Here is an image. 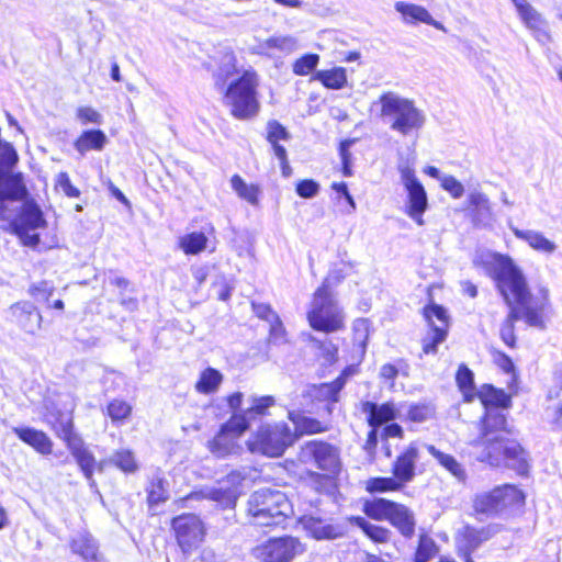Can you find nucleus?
Segmentation results:
<instances>
[{"mask_svg":"<svg viewBox=\"0 0 562 562\" xmlns=\"http://www.w3.org/2000/svg\"><path fill=\"white\" fill-rule=\"evenodd\" d=\"M426 123V114L411 99L389 91V127L414 145Z\"/></svg>","mask_w":562,"mask_h":562,"instance_id":"obj_5","label":"nucleus"},{"mask_svg":"<svg viewBox=\"0 0 562 562\" xmlns=\"http://www.w3.org/2000/svg\"><path fill=\"white\" fill-rule=\"evenodd\" d=\"M476 395L486 411L498 407L508 408L512 404L510 396L504 390L496 389L492 384H484Z\"/></svg>","mask_w":562,"mask_h":562,"instance_id":"obj_32","label":"nucleus"},{"mask_svg":"<svg viewBox=\"0 0 562 562\" xmlns=\"http://www.w3.org/2000/svg\"><path fill=\"white\" fill-rule=\"evenodd\" d=\"M468 200L476 218H484L491 214L490 202L485 194L474 191L469 194Z\"/></svg>","mask_w":562,"mask_h":562,"instance_id":"obj_48","label":"nucleus"},{"mask_svg":"<svg viewBox=\"0 0 562 562\" xmlns=\"http://www.w3.org/2000/svg\"><path fill=\"white\" fill-rule=\"evenodd\" d=\"M247 513L256 526H280L292 515L293 508L283 492L261 488L250 495Z\"/></svg>","mask_w":562,"mask_h":562,"instance_id":"obj_3","label":"nucleus"},{"mask_svg":"<svg viewBox=\"0 0 562 562\" xmlns=\"http://www.w3.org/2000/svg\"><path fill=\"white\" fill-rule=\"evenodd\" d=\"M482 544L477 529L465 527L461 539L458 541L459 555H467L474 552Z\"/></svg>","mask_w":562,"mask_h":562,"instance_id":"obj_45","label":"nucleus"},{"mask_svg":"<svg viewBox=\"0 0 562 562\" xmlns=\"http://www.w3.org/2000/svg\"><path fill=\"white\" fill-rule=\"evenodd\" d=\"M52 418L49 423L53 430L56 436L67 443V447L70 442L80 439V437L74 432V423L70 413H58L57 415H53Z\"/></svg>","mask_w":562,"mask_h":562,"instance_id":"obj_35","label":"nucleus"},{"mask_svg":"<svg viewBox=\"0 0 562 562\" xmlns=\"http://www.w3.org/2000/svg\"><path fill=\"white\" fill-rule=\"evenodd\" d=\"M250 406L246 408L244 412H239L235 414L234 416H241L246 424V429L248 430L250 427L251 422L257 416H265L267 414V411L272 407L276 403L274 397L271 395H265V396H251L249 398Z\"/></svg>","mask_w":562,"mask_h":562,"instance_id":"obj_33","label":"nucleus"},{"mask_svg":"<svg viewBox=\"0 0 562 562\" xmlns=\"http://www.w3.org/2000/svg\"><path fill=\"white\" fill-rule=\"evenodd\" d=\"M237 59L233 50L224 48L218 52L216 57V68L213 70V77L217 87L225 86L226 81L236 74Z\"/></svg>","mask_w":562,"mask_h":562,"instance_id":"obj_29","label":"nucleus"},{"mask_svg":"<svg viewBox=\"0 0 562 562\" xmlns=\"http://www.w3.org/2000/svg\"><path fill=\"white\" fill-rule=\"evenodd\" d=\"M106 409L108 415L113 423H123L132 413V406L122 400H113L109 403Z\"/></svg>","mask_w":562,"mask_h":562,"instance_id":"obj_51","label":"nucleus"},{"mask_svg":"<svg viewBox=\"0 0 562 562\" xmlns=\"http://www.w3.org/2000/svg\"><path fill=\"white\" fill-rule=\"evenodd\" d=\"M517 11L525 25L532 32L535 38L540 44L546 45L551 41L547 21L529 2Z\"/></svg>","mask_w":562,"mask_h":562,"instance_id":"obj_20","label":"nucleus"},{"mask_svg":"<svg viewBox=\"0 0 562 562\" xmlns=\"http://www.w3.org/2000/svg\"><path fill=\"white\" fill-rule=\"evenodd\" d=\"M294 441L291 428L286 423L261 424L251 432L246 441L251 453H260L270 458L283 454L285 449Z\"/></svg>","mask_w":562,"mask_h":562,"instance_id":"obj_7","label":"nucleus"},{"mask_svg":"<svg viewBox=\"0 0 562 562\" xmlns=\"http://www.w3.org/2000/svg\"><path fill=\"white\" fill-rule=\"evenodd\" d=\"M259 48L267 54L272 50L290 54L297 48V41L291 35L271 36L261 42Z\"/></svg>","mask_w":562,"mask_h":562,"instance_id":"obj_39","label":"nucleus"},{"mask_svg":"<svg viewBox=\"0 0 562 562\" xmlns=\"http://www.w3.org/2000/svg\"><path fill=\"white\" fill-rule=\"evenodd\" d=\"M207 237L202 232L186 234L179 238V246L187 255H198L206 248Z\"/></svg>","mask_w":562,"mask_h":562,"instance_id":"obj_41","label":"nucleus"},{"mask_svg":"<svg viewBox=\"0 0 562 562\" xmlns=\"http://www.w3.org/2000/svg\"><path fill=\"white\" fill-rule=\"evenodd\" d=\"M314 79L321 81L326 88L334 90L341 89L347 83L346 70L341 67L318 70L315 72Z\"/></svg>","mask_w":562,"mask_h":562,"instance_id":"obj_40","label":"nucleus"},{"mask_svg":"<svg viewBox=\"0 0 562 562\" xmlns=\"http://www.w3.org/2000/svg\"><path fill=\"white\" fill-rule=\"evenodd\" d=\"M517 11L525 25L532 32L535 38L540 44L546 45L551 41L547 21L529 2Z\"/></svg>","mask_w":562,"mask_h":562,"instance_id":"obj_21","label":"nucleus"},{"mask_svg":"<svg viewBox=\"0 0 562 562\" xmlns=\"http://www.w3.org/2000/svg\"><path fill=\"white\" fill-rule=\"evenodd\" d=\"M231 186L240 199L247 201L251 205L258 204L259 188L257 186L246 183L238 175H234L232 177Z\"/></svg>","mask_w":562,"mask_h":562,"instance_id":"obj_42","label":"nucleus"},{"mask_svg":"<svg viewBox=\"0 0 562 562\" xmlns=\"http://www.w3.org/2000/svg\"><path fill=\"white\" fill-rule=\"evenodd\" d=\"M414 160L415 156L413 155V149L406 147L403 153H400L397 170L406 191L405 213L418 226H423L425 224L423 215L429 205L428 195L423 183L415 175V170L413 169Z\"/></svg>","mask_w":562,"mask_h":562,"instance_id":"obj_4","label":"nucleus"},{"mask_svg":"<svg viewBox=\"0 0 562 562\" xmlns=\"http://www.w3.org/2000/svg\"><path fill=\"white\" fill-rule=\"evenodd\" d=\"M305 550L304 544L294 537L285 536L269 539L252 549V555L259 562H291Z\"/></svg>","mask_w":562,"mask_h":562,"instance_id":"obj_10","label":"nucleus"},{"mask_svg":"<svg viewBox=\"0 0 562 562\" xmlns=\"http://www.w3.org/2000/svg\"><path fill=\"white\" fill-rule=\"evenodd\" d=\"M517 11L525 25L532 32L535 38L540 44L546 45L551 41L547 21L529 2Z\"/></svg>","mask_w":562,"mask_h":562,"instance_id":"obj_22","label":"nucleus"},{"mask_svg":"<svg viewBox=\"0 0 562 562\" xmlns=\"http://www.w3.org/2000/svg\"><path fill=\"white\" fill-rule=\"evenodd\" d=\"M53 286L47 281H41L36 284H33L30 289V293L36 300H48L52 294Z\"/></svg>","mask_w":562,"mask_h":562,"instance_id":"obj_64","label":"nucleus"},{"mask_svg":"<svg viewBox=\"0 0 562 562\" xmlns=\"http://www.w3.org/2000/svg\"><path fill=\"white\" fill-rule=\"evenodd\" d=\"M108 142L106 135L101 130H87L76 139L74 147L80 154L85 155L90 150L100 151Z\"/></svg>","mask_w":562,"mask_h":562,"instance_id":"obj_31","label":"nucleus"},{"mask_svg":"<svg viewBox=\"0 0 562 562\" xmlns=\"http://www.w3.org/2000/svg\"><path fill=\"white\" fill-rule=\"evenodd\" d=\"M109 461L125 473H133L138 468L133 452L125 449L115 451Z\"/></svg>","mask_w":562,"mask_h":562,"instance_id":"obj_47","label":"nucleus"},{"mask_svg":"<svg viewBox=\"0 0 562 562\" xmlns=\"http://www.w3.org/2000/svg\"><path fill=\"white\" fill-rule=\"evenodd\" d=\"M479 460L493 467L504 464L520 475L526 474L529 469L527 451L517 440L503 435L495 436L494 442L483 449Z\"/></svg>","mask_w":562,"mask_h":562,"instance_id":"obj_8","label":"nucleus"},{"mask_svg":"<svg viewBox=\"0 0 562 562\" xmlns=\"http://www.w3.org/2000/svg\"><path fill=\"white\" fill-rule=\"evenodd\" d=\"M389 522L392 524L405 538H411L415 532V519L413 513L395 502L389 501Z\"/></svg>","mask_w":562,"mask_h":562,"instance_id":"obj_26","label":"nucleus"},{"mask_svg":"<svg viewBox=\"0 0 562 562\" xmlns=\"http://www.w3.org/2000/svg\"><path fill=\"white\" fill-rule=\"evenodd\" d=\"M514 234L517 238L527 241L535 250L544 254H552L557 249L555 244L546 238L542 233L536 231L514 229Z\"/></svg>","mask_w":562,"mask_h":562,"instance_id":"obj_37","label":"nucleus"},{"mask_svg":"<svg viewBox=\"0 0 562 562\" xmlns=\"http://www.w3.org/2000/svg\"><path fill=\"white\" fill-rule=\"evenodd\" d=\"M418 458V447L412 442L394 461L393 477H389V492L398 491L413 481Z\"/></svg>","mask_w":562,"mask_h":562,"instance_id":"obj_15","label":"nucleus"},{"mask_svg":"<svg viewBox=\"0 0 562 562\" xmlns=\"http://www.w3.org/2000/svg\"><path fill=\"white\" fill-rule=\"evenodd\" d=\"M437 551L436 542L430 537L422 535L415 553V562H428L436 555Z\"/></svg>","mask_w":562,"mask_h":562,"instance_id":"obj_49","label":"nucleus"},{"mask_svg":"<svg viewBox=\"0 0 562 562\" xmlns=\"http://www.w3.org/2000/svg\"><path fill=\"white\" fill-rule=\"evenodd\" d=\"M13 231L19 236L23 245L36 247L40 244V235L33 233L34 229L13 227Z\"/></svg>","mask_w":562,"mask_h":562,"instance_id":"obj_63","label":"nucleus"},{"mask_svg":"<svg viewBox=\"0 0 562 562\" xmlns=\"http://www.w3.org/2000/svg\"><path fill=\"white\" fill-rule=\"evenodd\" d=\"M508 434L505 414L497 409H488L483 418L481 438L477 443L485 448L491 442H494L495 436L503 435L507 437Z\"/></svg>","mask_w":562,"mask_h":562,"instance_id":"obj_18","label":"nucleus"},{"mask_svg":"<svg viewBox=\"0 0 562 562\" xmlns=\"http://www.w3.org/2000/svg\"><path fill=\"white\" fill-rule=\"evenodd\" d=\"M440 183L441 188L454 199L461 198L464 193L463 184L453 176H443Z\"/></svg>","mask_w":562,"mask_h":562,"instance_id":"obj_61","label":"nucleus"},{"mask_svg":"<svg viewBox=\"0 0 562 562\" xmlns=\"http://www.w3.org/2000/svg\"><path fill=\"white\" fill-rule=\"evenodd\" d=\"M71 456L75 458L81 472L91 487L95 486L93 472L97 469V461L93 453L85 446L82 439L70 442L68 446Z\"/></svg>","mask_w":562,"mask_h":562,"instance_id":"obj_25","label":"nucleus"},{"mask_svg":"<svg viewBox=\"0 0 562 562\" xmlns=\"http://www.w3.org/2000/svg\"><path fill=\"white\" fill-rule=\"evenodd\" d=\"M290 138L289 132L278 121H270L267 125V139L270 144H276L279 140H286Z\"/></svg>","mask_w":562,"mask_h":562,"instance_id":"obj_58","label":"nucleus"},{"mask_svg":"<svg viewBox=\"0 0 562 562\" xmlns=\"http://www.w3.org/2000/svg\"><path fill=\"white\" fill-rule=\"evenodd\" d=\"M246 431L244 418L232 415L221 425L214 438L207 441V449L217 458L238 454L241 451L238 440Z\"/></svg>","mask_w":562,"mask_h":562,"instance_id":"obj_9","label":"nucleus"},{"mask_svg":"<svg viewBox=\"0 0 562 562\" xmlns=\"http://www.w3.org/2000/svg\"><path fill=\"white\" fill-rule=\"evenodd\" d=\"M46 221L40 206L34 202H25L18 218L12 223L13 227L37 229L44 227Z\"/></svg>","mask_w":562,"mask_h":562,"instance_id":"obj_30","label":"nucleus"},{"mask_svg":"<svg viewBox=\"0 0 562 562\" xmlns=\"http://www.w3.org/2000/svg\"><path fill=\"white\" fill-rule=\"evenodd\" d=\"M300 460L304 463H314L318 469L336 472L339 468L337 449L328 442L308 441L300 451Z\"/></svg>","mask_w":562,"mask_h":562,"instance_id":"obj_14","label":"nucleus"},{"mask_svg":"<svg viewBox=\"0 0 562 562\" xmlns=\"http://www.w3.org/2000/svg\"><path fill=\"white\" fill-rule=\"evenodd\" d=\"M76 117L81 124L100 125L103 122L101 113L91 106H79L76 111Z\"/></svg>","mask_w":562,"mask_h":562,"instance_id":"obj_57","label":"nucleus"},{"mask_svg":"<svg viewBox=\"0 0 562 562\" xmlns=\"http://www.w3.org/2000/svg\"><path fill=\"white\" fill-rule=\"evenodd\" d=\"M394 7L401 14L403 21L407 24L422 22L427 25H431L439 31L447 32L445 25L441 22L436 21L428 10L422 5L398 1Z\"/></svg>","mask_w":562,"mask_h":562,"instance_id":"obj_24","label":"nucleus"},{"mask_svg":"<svg viewBox=\"0 0 562 562\" xmlns=\"http://www.w3.org/2000/svg\"><path fill=\"white\" fill-rule=\"evenodd\" d=\"M16 162L18 154L13 146L0 140V165L5 168H12Z\"/></svg>","mask_w":562,"mask_h":562,"instance_id":"obj_59","label":"nucleus"},{"mask_svg":"<svg viewBox=\"0 0 562 562\" xmlns=\"http://www.w3.org/2000/svg\"><path fill=\"white\" fill-rule=\"evenodd\" d=\"M329 278L316 290L307 313L310 325L315 330L333 333L345 325V315L333 293L329 291Z\"/></svg>","mask_w":562,"mask_h":562,"instance_id":"obj_6","label":"nucleus"},{"mask_svg":"<svg viewBox=\"0 0 562 562\" xmlns=\"http://www.w3.org/2000/svg\"><path fill=\"white\" fill-rule=\"evenodd\" d=\"M456 381L464 395L467 402L473 401L475 395V386H474V374L473 372L465 366L461 364L458 369Z\"/></svg>","mask_w":562,"mask_h":562,"instance_id":"obj_43","label":"nucleus"},{"mask_svg":"<svg viewBox=\"0 0 562 562\" xmlns=\"http://www.w3.org/2000/svg\"><path fill=\"white\" fill-rule=\"evenodd\" d=\"M13 432L19 437V439L31 446L38 453H52L53 441L44 431L32 427H14Z\"/></svg>","mask_w":562,"mask_h":562,"instance_id":"obj_27","label":"nucleus"},{"mask_svg":"<svg viewBox=\"0 0 562 562\" xmlns=\"http://www.w3.org/2000/svg\"><path fill=\"white\" fill-rule=\"evenodd\" d=\"M302 528L316 540H331L342 535L340 526L331 524L327 519L305 515L299 520Z\"/></svg>","mask_w":562,"mask_h":562,"instance_id":"obj_16","label":"nucleus"},{"mask_svg":"<svg viewBox=\"0 0 562 562\" xmlns=\"http://www.w3.org/2000/svg\"><path fill=\"white\" fill-rule=\"evenodd\" d=\"M295 191L303 199H312L319 192V184L315 180L305 179L296 183Z\"/></svg>","mask_w":562,"mask_h":562,"instance_id":"obj_60","label":"nucleus"},{"mask_svg":"<svg viewBox=\"0 0 562 562\" xmlns=\"http://www.w3.org/2000/svg\"><path fill=\"white\" fill-rule=\"evenodd\" d=\"M318 61L317 54H305L294 61L293 72L297 76H307L317 67Z\"/></svg>","mask_w":562,"mask_h":562,"instance_id":"obj_52","label":"nucleus"},{"mask_svg":"<svg viewBox=\"0 0 562 562\" xmlns=\"http://www.w3.org/2000/svg\"><path fill=\"white\" fill-rule=\"evenodd\" d=\"M486 272L509 307L501 327V338L508 347L514 348L516 345V321L525 319L529 326L544 329L547 297L537 299L530 293L525 276L510 257L493 254L486 262Z\"/></svg>","mask_w":562,"mask_h":562,"instance_id":"obj_1","label":"nucleus"},{"mask_svg":"<svg viewBox=\"0 0 562 562\" xmlns=\"http://www.w3.org/2000/svg\"><path fill=\"white\" fill-rule=\"evenodd\" d=\"M169 483L159 472L150 479L146 492L149 508L162 504L169 499Z\"/></svg>","mask_w":562,"mask_h":562,"instance_id":"obj_34","label":"nucleus"},{"mask_svg":"<svg viewBox=\"0 0 562 562\" xmlns=\"http://www.w3.org/2000/svg\"><path fill=\"white\" fill-rule=\"evenodd\" d=\"M239 492L236 486L205 487L191 493L186 499H210L217 503L222 508H234Z\"/></svg>","mask_w":562,"mask_h":562,"instance_id":"obj_17","label":"nucleus"},{"mask_svg":"<svg viewBox=\"0 0 562 562\" xmlns=\"http://www.w3.org/2000/svg\"><path fill=\"white\" fill-rule=\"evenodd\" d=\"M361 412L366 415V419L371 427L364 448L371 450L376 446V429L386 423V404L378 405L373 402H362Z\"/></svg>","mask_w":562,"mask_h":562,"instance_id":"obj_19","label":"nucleus"},{"mask_svg":"<svg viewBox=\"0 0 562 562\" xmlns=\"http://www.w3.org/2000/svg\"><path fill=\"white\" fill-rule=\"evenodd\" d=\"M522 502V493L514 485L506 484L494 488L492 492L476 495L473 507L476 513L493 514Z\"/></svg>","mask_w":562,"mask_h":562,"instance_id":"obj_11","label":"nucleus"},{"mask_svg":"<svg viewBox=\"0 0 562 562\" xmlns=\"http://www.w3.org/2000/svg\"><path fill=\"white\" fill-rule=\"evenodd\" d=\"M353 521L372 540L379 541V542H383L386 540V529L367 521L366 518H363V517H356L353 519Z\"/></svg>","mask_w":562,"mask_h":562,"instance_id":"obj_54","label":"nucleus"},{"mask_svg":"<svg viewBox=\"0 0 562 562\" xmlns=\"http://www.w3.org/2000/svg\"><path fill=\"white\" fill-rule=\"evenodd\" d=\"M289 418L295 424L296 429L301 432L317 434L326 429L319 420L312 417L301 416L293 411L289 412Z\"/></svg>","mask_w":562,"mask_h":562,"instance_id":"obj_46","label":"nucleus"},{"mask_svg":"<svg viewBox=\"0 0 562 562\" xmlns=\"http://www.w3.org/2000/svg\"><path fill=\"white\" fill-rule=\"evenodd\" d=\"M171 527L183 552L191 551L203 541L204 527L201 519L194 514L175 517Z\"/></svg>","mask_w":562,"mask_h":562,"instance_id":"obj_12","label":"nucleus"},{"mask_svg":"<svg viewBox=\"0 0 562 562\" xmlns=\"http://www.w3.org/2000/svg\"><path fill=\"white\" fill-rule=\"evenodd\" d=\"M25 194L26 189L20 175L9 177L4 187L0 184V201L21 200Z\"/></svg>","mask_w":562,"mask_h":562,"instance_id":"obj_44","label":"nucleus"},{"mask_svg":"<svg viewBox=\"0 0 562 562\" xmlns=\"http://www.w3.org/2000/svg\"><path fill=\"white\" fill-rule=\"evenodd\" d=\"M428 452L445 468L447 469L458 481L464 482L467 479L463 467L456 460L451 454H447L438 450L435 446H426Z\"/></svg>","mask_w":562,"mask_h":562,"instance_id":"obj_38","label":"nucleus"},{"mask_svg":"<svg viewBox=\"0 0 562 562\" xmlns=\"http://www.w3.org/2000/svg\"><path fill=\"white\" fill-rule=\"evenodd\" d=\"M345 382L346 378L341 374L331 383L322 384L318 389V394L326 397L328 401L337 402L338 393L344 387Z\"/></svg>","mask_w":562,"mask_h":562,"instance_id":"obj_55","label":"nucleus"},{"mask_svg":"<svg viewBox=\"0 0 562 562\" xmlns=\"http://www.w3.org/2000/svg\"><path fill=\"white\" fill-rule=\"evenodd\" d=\"M71 551L86 562H102L95 539L86 531L78 532L71 540Z\"/></svg>","mask_w":562,"mask_h":562,"instance_id":"obj_28","label":"nucleus"},{"mask_svg":"<svg viewBox=\"0 0 562 562\" xmlns=\"http://www.w3.org/2000/svg\"><path fill=\"white\" fill-rule=\"evenodd\" d=\"M424 317L430 327V331L423 339V351L425 353H436L437 346L447 337L448 315L442 306L431 304L424 307Z\"/></svg>","mask_w":562,"mask_h":562,"instance_id":"obj_13","label":"nucleus"},{"mask_svg":"<svg viewBox=\"0 0 562 562\" xmlns=\"http://www.w3.org/2000/svg\"><path fill=\"white\" fill-rule=\"evenodd\" d=\"M366 515L375 520H382L386 517V499L375 498L366 499L363 504Z\"/></svg>","mask_w":562,"mask_h":562,"instance_id":"obj_53","label":"nucleus"},{"mask_svg":"<svg viewBox=\"0 0 562 562\" xmlns=\"http://www.w3.org/2000/svg\"><path fill=\"white\" fill-rule=\"evenodd\" d=\"M16 324L27 334H35L42 324V315L31 302H18L10 307Z\"/></svg>","mask_w":562,"mask_h":562,"instance_id":"obj_23","label":"nucleus"},{"mask_svg":"<svg viewBox=\"0 0 562 562\" xmlns=\"http://www.w3.org/2000/svg\"><path fill=\"white\" fill-rule=\"evenodd\" d=\"M270 329H269V340L270 342L274 345H281L286 341V333L282 325V322L280 317L278 316L277 319H272L270 323Z\"/></svg>","mask_w":562,"mask_h":562,"instance_id":"obj_62","label":"nucleus"},{"mask_svg":"<svg viewBox=\"0 0 562 562\" xmlns=\"http://www.w3.org/2000/svg\"><path fill=\"white\" fill-rule=\"evenodd\" d=\"M223 380L224 376L217 369L209 367L200 373L195 391L204 395L214 394L218 391Z\"/></svg>","mask_w":562,"mask_h":562,"instance_id":"obj_36","label":"nucleus"},{"mask_svg":"<svg viewBox=\"0 0 562 562\" xmlns=\"http://www.w3.org/2000/svg\"><path fill=\"white\" fill-rule=\"evenodd\" d=\"M258 87L259 76L252 68L244 70L237 79L228 83L223 100L235 119L247 121L258 115Z\"/></svg>","mask_w":562,"mask_h":562,"instance_id":"obj_2","label":"nucleus"},{"mask_svg":"<svg viewBox=\"0 0 562 562\" xmlns=\"http://www.w3.org/2000/svg\"><path fill=\"white\" fill-rule=\"evenodd\" d=\"M436 408L431 403H418L407 409V418L414 423H423L435 416Z\"/></svg>","mask_w":562,"mask_h":562,"instance_id":"obj_50","label":"nucleus"},{"mask_svg":"<svg viewBox=\"0 0 562 562\" xmlns=\"http://www.w3.org/2000/svg\"><path fill=\"white\" fill-rule=\"evenodd\" d=\"M352 331L355 345L364 348L370 333L369 321L364 318L356 319L353 322Z\"/></svg>","mask_w":562,"mask_h":562,"instance_id":"obj_56","label":"nucleus"}]
</instances>
